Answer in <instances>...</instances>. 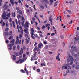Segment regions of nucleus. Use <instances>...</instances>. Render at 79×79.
I'll use <instances>...</instances> for the list:
<instances>
[{"mask_svg":"<svg viewBox=\"0 0 79 79\" xmlns=\"http://www.w3.org/2000/svg\"><path fill=\"white\" fill-rule=\"evenodd\" d=\"M13 39V36H10V37H9V40H10L11 39Z\"/></svg>","mask_w":79,"mask_h":79,"instance_id":"nucleus-29","label":"nucleus"},{"mask_svg":"<svg viewBox=\"0 0 79 79\" xmlns=\"http://www.w3.org/2000/svg\"><path fill=\"white\" fill-rule=\"evenodd\" d=\"M32 35H33L32 34H31V37L32 38V39H35V37H34V36Z\"/></svg>","mask_w":79,"mask_h":79,"instance_id":"nucleus-31","label":"nucleus"},{"mask_svg":"<svg viewBox=\"0 0 79 79\" xmlns=\"http://www.w3.org/2000/svg\"><path fill=\"white\" fill-rule=\"evenodd\" d=\"M10 0V3L12 5H14V2L15 0Z\"/></svg>","mask_w":79,"mask_h":79,"instance_id":"nucleus-19","label":"nucleus"},{"mask_svg":"<svg viewBox=\"0 0 79 79\" xmlns=\"http://www.w3.org/2000/svg\"><path fill=\"white\" fill-rule=\"evenodd\" d=\"M38 33H40V34H42V32H41V31H38Z\"/></svg>","mask_w":79,"mask_h":79,"instance_id":"nucleus-61","label":"nucleus"},{"mask_svg":"<svg viewBox=\"0 0 79 79\" xmlns=\"http://www.w3.org/2000/svg\"><path fill=\"white\" fill-rule=\"evenodd\" d=\"M20 39H21V37H22V35L20 34Z\"/></svg>","mask_w":79,"mask_h":79,"instance_id":"nucleus-63","label":"nucleus"},{"mask_svg":"<svg viewBox=\"0 0 79 79\" xmlns=\"http://www.w3.org/2000/svg\"><path fill=\"white\" fill-rule=\"evenodd\" d=\"M6 13L5 12H4V13H3V15H2V18H3V19H5V20H6V19H8V17H6Z\"/></svg>","mask_w":79,"mask_h":79,"instance_id":"nucleus-4","label":"nucleus"},{"mask_svg":"<svg viewBox=\"0 0 79 79\" xmlns=\"http://www.w3.org/2000/svg\"><path fill=\"white\" fill-rule=\"evenodd\" d=\"M9 21L10 22H12V19H11V18H10V19H9Z\"/></svg>","mask_w":79,"mask_h":79,"instance_id":"nucleus-62","label":"nucleus"},{"mask_svg":"<svg viewBox=\"0 0 79 79\" xmlns=\"http://www.w3.org/2000/svg\"><path fill=\"white\" fill-rule=\"evenodd\" d=\"M41 66H46V65L45 64H44V63H41Z\"/></svg>","mask_w":79,"mask_h":79,"instance_id":"nucleus-26","label":"nucleus"},{"mask_svg":"<svg viewBox=\"0 0 79 79\" xmlns=\"http://www.w3.org/2000/svg\"><path fill=\"white\" fill-rule=\"evenodd\" d=\"M75 69H79V63L78 62H77L76 63V67Z\"/></svg>","mask_w":79,"mask_h":79,"instance_id":"nucleus-9","label":"nucleus"},{"mask_svg":"<svg viewBox=\"0 0 79 79\" xmlns=\"http://www.w3.org/2000/svg\"><path fill=\"white\" fill-rule=\"evenodd\" d=\"M24 60H24V58H23V59H20L16 62V63H17V64H18V63H22L23 62H24V61H26V58H25Z\"/></svg>","mask_w":79,"mask_h":79,"instance_id":"nucleus-3","label":"nucleus"},{"mask_svg":"<svg viewBox=\"0 0 79 79\" xmlns=\"http://www.w3.org/2000/svg\"><path fill=\"white\" fill-rule=\"evenodd\" d=\"M25 40H26V44H28L30 40L28 39V40H27V38H26Z\"/></svg>","mask_w":79,"mask_h":79,"instance_id":"nucleus-14","label":"nucleus"},{"mask_svg":"<svg viewBox=\"0 0 79 79\" xmlns=\"http://www.w3.org/2000/svg\"><path fill=\"white\" fill-rule=\"evenodd\" d=\"M9 30V28H6L5 30V31H8Z\"/></svg>","mask_w":79,"mask_h":79,"instance_id":"nucleus-33","label":"nucleus"},{"mask_svg":"<svg viewBox=\"0 0 79 79\" xmlns=\"http://www.w3.org/2000/svg\"><path fill=\"white\" fill-rule=\"evenodd\" d=\"M15 43V40L13 39L12 40L10 41V43H12V44H13V43Z\"/></svg>","mask_w":79,"mask_h":79,"instance_id":"nucleus-22","label":"nucleus"},{"mask_svg":"<svg viewBox=\"0 0 79 79\" xmlns=\"http://www.w3.org/2000/svg\"><path fill=\"white\" fill-rule=\"evenodd\" d=\"M72 68H75V64H73L72 66Z\"/></svg>","mask_w":79,"mask_h":79,"instance_id":"nucleus-56","label":"nucleus"},{"mask_svg":"<svg viewBox=\"0 0 79 79\" xmlns=\"http://www.w3.org/2000/svg\"><path fill=\"white\" fill-rule=\"evenodd\" d=\"M71 49L73 50H71V52L72 53V55H73L74 54V51H77V48H76V46H73L71 47Z\"/></svg>","mask_w":79,"mask_h":79,"instance_id":"nucleus-2","label":"nucleus"},{"mask_svg":"<svg viewBox=\"0 0 79 79\" xmlns=\"http://www.w3.org/2000/svg\"><path fill=\"white\" fill-rule=\"evenodd\" d=\"M50 24H47L45 25V26H46V27L48 26H50Z\"/></svg>","mask_w":79,"mask_h":79,"instance_id":"nucleus-48","label":"nucleus"},{"mask_svg":"<svg viewBox=\"0 0 79 79\" xmlns=\"http://www.w3.org/2000/svg\"><path fill=\"white\" fill-rule=\"evenodd\" d=\"M19 13L20 14H22V11L21 10H19Z\"/></svg>","mask_w":79,"mask_h":79,"instance_id":"nucleus-60","label":"nucleus"},{"mask_svg":"<svg viewBox=\"0 0 79 79\" xmlns=\"http://www.w3.org/2000/svg\"><path fill=\"white\" fill-rule=\"evenodd\" d=\"M30 31L31 33V34L32 35H33L35 36V34H34V30L33 28L31 29Z\"/></svg>","mask_w":79,"mask_h":79,"instance_id":"nucleus-8","label":"nucleus"},{"mask_svg":"<svg viewBox=\"0 0 79 79\" xmlns=\"http://www.w3.org/2000/svg\"><path fill=\"white\" fill-rule=\"evenodd\" d=\"M33 8H34V10H36V8H35V5H33Z\"/></svg>","mask_w":79,"mask_h":79,"instance_id":"nucleus-39","label":"nucleus"},{"mask_svg":"<svg viewBox=\"0 0 79 79\" xmlns=\"http://www.w3.org/2000/svg\"><path fill=\"white\" fill-rule=\"evenodd\" d=\"M10 16H11V13H9L8 14H7L6 15V16L8 17H9V18L10 17Z\"/></svg>","mask_w":79,"mask_h":79,"instance_id":"nucleus-17","label":"nucleus"},{"mask_svg":"<svg viewBox=\"0 0 79 79\" xmlns=\"http://www.w3.org/2000/svg\"><path fill=\"white\" fill-rule=\"evenodd\" d=\"M37 71L38 73H39V72H40V69H37Z\"/></svg>","mask_w":79,"mask_h":79,"instance_id":"nucleus-59","label":"nucleus"},{"mask_svg":"<svg viewBox=\"0 0 79 79\" xmlns=\"http://www.w3.org/2000/svg\"><path fill=\"white\" fill-rule=\"evenodd\" d=\"M5 26V22H3L2 26Z\"/></svg>","mask_w":79,"mask_h":79,"instance_id":"nucleus-41","label":"nucleus"},{"mask_svg":"<svg viewBox=\"0 0 79 79\" xmlns=\"http://www.w3.org/2000/svg\"><path fill=\"white\" fill-rule=\"evenodd\" d=\"M75 72H76V71H74V70H72L71 71V73H73V74H74V73H75Z\"/></svg>","mask_w":79,"mask_h":79,"instance_id":"nucleus-37","label":"nucleus"},{"mask_svg":"<svg viewBox=\"0 0 79 79\" xmlns=\"http://www.w3.org/2000/svg\"><path fill=\"white\" fill-rule=\"evenodd\" d=\"M16 48V46H14L13 47V50H15Z\"/></svg>","mask_w":79,"mask_h":79,"instance_id":"nucleus-45","label":"nucleus"},{"mask_svg":"<svg viewBox=\"0 0 79 79\" xmlns=\"http://www.w3.org/2000/svg\"><path fill=\"white\" fill-rule=\"evenodd\" d=\"M4 35L5 38H6V34H5V33H4Z\"/></svg>","mask_w":79,"mask_h":79,"instance_id":"nucleus-55","label":"nucleus"},{"mask_svg":"<svg viewBox=\"0 0 79 79\" xmlns=\"http://www.w3.org/2000/svg\"><path fill=\"white\" fill-rule=\"evenodd\" d=\"M2 0H0V6L2 5Z\"/></svg>","mask_w":79,"mask_h":79,"instance_id":"nucleus-50","label":"nucleus"},{"mask_svg":"<svg viewBox=\"0 0 79 79\" xmlns=\"http://www.w3.org/2000/svg\"><path fill=\"white\" fill-rule=\"evenodd\" d=\"M12 15L13 17H16V14H15V12H14V13H12Z\"/></svg>","mask_w":79,"mask_h":79,"instance_id":"nucleus-15","label":"nucleus"},{"mask_svg":"<svg viewBox=\"0 0 79 79\" xmlns=\"http://www.w3.org/2000/svg\"><path fill=\"white\" fill-rule=\"evenodd\" d=\"M47 35H50V33H48L47 34Z\"/></svg>","mask_w":79,"mask_h":79,"instance_id":"nucleus-64","label":"nucleus"},{"mask_svg":"<svg viewBox=\"0 0 79 79\" xmlns=\"http://www.w3.org/2000/svg\"><path fill=\"white\" fill-rule=\"evenodd\" d=\"M15 55H16V56H19V53L18 52H17L16 53Z\"/></svg>","mask_w":79,"mask_h":79,"instance_id":"nucleus-44","label":"nucleus"},{"mask_svg":"<svg viewBox=\"0 0 79 79\" xmlns=\"http://www.w3.org/2000/svg\"><path fill=\"white\" fill-rule=\"evenodd\" d=\"M20 32H21V34H23V31L22 30H21Z\"/></svg>","mask_w":79,"mask_h":79,"instance_id":"nucleus-49","label":"nucleus"},{"mask_svg":"<svg viewBox=\"0 0 79 79\" xmlns=\"http://www.w3.org/2000/svg\"><path fill=\"white\" fill-rule=\"evenodd\" d=\"M22 53H23V50H20L19 52V54L20 55H21Z\"/></svg>","mask_w":79,"mask_h":79,"instance_id":"nucleus-20","label":"nucleus"},{"mask_svg":"<svg viewBox=\"0 0 79 79\" xmlns=\"http://www.w3.org/2000/svg\"><path fill=\"white\" fill-rule=\"evenodd\" d=\"M23 31L26 34H29V31H28V30L27 29H24L23 30Z\"/></svg>","mask_w":79,"mask_h":79,"instance_id":"nucleus-12","label":"nucleus"},{"mask_svg":"<svg viewBox=\"0 0 79 79\" xmlns=\"http://www.w3.org/2000/svg\"><path fill=\"white\" fill-rule=\"evenodd\" d=\"M12 23H13V27L15 28V22H14V21H12Z\"/></svg>","mask_w":79,"mask_h":79,"instance_id":"nucleus-25","label":"nucleus"},{"mask_svg":"<svg viewBox=\"0 0 79 79\" xmlns=\"http://www.w3.org/2000/svg\"><path fill=\"white\" fill-rule=\"evenodd\" d=\"M24 70L26 71V73L27 74V75H29V72H28V71L26 69V68H25Z\"/></svg>","mask_w":79,"mask_h":79,"instance_id":"nucleus-13","label":"nucleus"},{"mask_svg":"<svg viewBox=\"0 0 79 79\" xmlns=\"http://www.w3.org/2000/svg\"><path fill=\"white\" fill-rule=\"evenodd\" d=\"M25 36L26 37H27L29 40H30V38L29 37V36H28V35H27V34H25Z\"/></svg>","mask_w":79,"mask_h":79,"instance_id":"nucleus-18","label":"nucleus"},{"mask_svg":"<svg viewBox=\"0 0 79 79\" xmlns=\"http://www.w3.org/2000/svg\"><path fill=\"white\" fill-rule=\"evenodd\" d=\"M49 20L51 22H52V20H53V19L52 18H50L49 19Z\"/></svg>","mask_w":79,"mask_h":79,"instance_id":"nucleus-46","label":"nucleus"},{"mask_svg":"<svg viewBox=\"0 0 79 79\" xmlns=\"http://www.w3.org/2000/svg\"><path fill=\"white\" fill-rule=\"evenodd\" d=\"M38 47L40 48H41V47H43V44H42V43H41L38 44Z\"/></svg>","mask_w":79,"mask_h":79,"instance_id":"nucleus-11","label":"nucleus"},{"mask_svg":"<svg viewBox=\"0 0 79 79\" xmlns=\"http://www.w3.org/2000/svg\"><path fill=\"white\" fill-rule=\"evenodd\" d=\"M55 35V33H53L51 34V36H53V35Z\"/></svg>","mask_w":79,"mask_h":79,"instance_id":"nucleus-42","label":"nucleus"},{"mask_svg":"<svg viewBox=\"0 0 79 79\" xmlns=\"http://www.w3.org/2000/svg\"><path fill=\"white\" fill-rule=\"evenodd\" d=\"M50 2H51V4L53 3V0H50Z\"/></svg>","mask_w":79,"mask_h":79,"instance_id":"nucleus-32","label":"nucleus"},{"mask_svg":"<svg viewBox=\"0 0 79 79\" xmlns=\"http://www.w3.org/2000/svg\"><path fill=\"white\" fill-rule=\"evenodd\" d=\"M12 34H13V32H12V31H10L9 32L10 35H12Z\"/></svg>","mask_w":79,"mask_h":79,"instance_id":"nucleus-28","label":"nucleus"},{"mask_svg":"<svg viewBox=\"0 0 79 79\" xmlns=\"http://www.w3.org/2000/svg\"><path fill=\"white\" fill-rule=\"evenodd\" d=\"M20 71H21L22 73H25V71L24 70H21Z\"/></svg>","mask_w":79,"mask_h":79,"instance_id":"nucleus-38","label":"nucleus"},{"mask_svg":"<svg viewBox=\"0 0 79 79\" xmlns=\"http://www.w3.org/2000/svg\"><path fill=\"white\" fill-rule=\"evenodd\" d=\"M23 28V27H22V26H19V29L20 30H22V29Z\"/></svg>","mask_w":79,"mask_h":79,"instance_id":"nucleus-43","label":"nucleus"},{"mask_svg":"<svg viewBox=\"0 0 79 79\" xmlns=\"http://www.w3.org/2000/svg\"><path fill=\"white\" fill-rule=\"evenodd\" d=\"M18 23L19 25H21V21H20V20L18 21Z\"/></svg>","mask_w":79,"mask_h":79,"instance_id":"nucleus-47","label":"nucleus"},{"mask_svg":"<svg viewBox=\"0 0 79 79\" xmlns=\"http://www.w3.org/2000/svg\"><path fill=\"white\" fill-rule=\"evenodd\" d=\"M69 3H70V4H71V3H74V2H73L72 1H70L69 2Z\"/></svg>","mask_w":79,"mask_h":79,"instance_id":"nucleus-52","label":"nucleus"},{"mask_svg":"<svg viewBox=\"0 0 79 79\" xmlns=\"http://www.w3.org/2000/svg\"><path fill=\"white\" fill-rule=\"evenodd\" d=\"M40 7H41V8H42V9H44V6H42V5H40Z\"/></svg>","mask_w":79,"mask_h":79,"instance_id":"nucleus-36","label":"nucleus"},{"mask_svg":"<svg viewBox=\"0 0 79 79\" xmlns=\"http://www.w3.org/2000/svg\"><path fill=\"white\" fill-rule=\"evenodd\" d=\"M69 58L67 59V62H71L70 63V64H65L64 65V66L62 67V69H63V68H64L65 69H67L68 68V69H71V67H69V64L70 65H72L73 64V61H74V59L73 58L72 56H71V55L69 54Z\"/></svg>","mask_w":79,"mask_h":79,"instance_id":"nucleus-1","label":"nucleus"},{"mask_svg":"<svg viewBox=\"0 0 79 79\" xmlns=\"http://www.w3.org/2000/svg\"><path fill=\"white\" fill-rule=\"evenodd\" d=\"M6 25L7 27L8 26V21H6Z\"/></svg>","mask_w":79,"mask_h":79,"instance_id":"nucleus-27","label":"nucleus"},{"mask_svg":"<svg viewBox=\"0 0 79 79\" xmlns=\"http://www.w3.org/2000/svg\"><path fill=\"white\" fill-rule=\"evenodd\" d=\"M2 8H5V9H4V10H5L6 9H7V8H8V6H7L6 4H5L3 6Z\"/></svg>","mask_w":79,"mask_h":79,"instance_id":"nucleus-10","label":"nucleus"},{"mask_svg":"<svg viewBox=\"0 0 79 79\" xmlns=\"http://www.w3.org/2000/svg\"><path fill=\"white\" fill-rule=\"evenodd\" d=\"M17 48L18 50H19V45H18L17 46Z\"/></svg>","mask_w":79,"mask_h":79,"instance_id":"nucleus-54","label":"nucleus"},{"mask_svg":"<svg viewBox=\"0 0 79 79\" xmlns=\"http://www.w3.org/2000/svg\"><path fill=\"white\" fill-rule=\"evenodd\" d=\"M16 10H17L18 12V10H19V7H16Z\"/></svg>","mask_w":79,"mask_h":79,"instance_id":"nucleus-34","label":"nucleus"},{"mask_svg":"<svg viewBox=\"0 0 79 79\" xmlns=\"http://www.w3.org/2000/svg\"><path fill=\"white\" fill-rule=\"evenodd\" d=\"M18 2L19 3H22V2L20 0H19L18 1Z\"/></svg>","mask_w":79,"mask_h":79,"instance_id":"nucleus-35","label":"nucleus"},{"mask_svg":"<svg viewBox=\"0 0 79 79\" xmlns=\"http://www.w3.org/2000/svg\"><path fill=\"white\" fill-rule=\"evenodd\" d=\"M24 23H25L24 21H23L22 22H21V24L23 27L24 26Z\"/></svg>","mask_w":79,"mask_h":79,"instance_id":"nucleus-21","label":"nucleus"},{"mask_svg":"<svg viewBox=\"0 0 79 79\" xmlns=\"http://www.w3.org/2000/svg\"><path fill=\"white\" fill-rule=\"evenodd\" d=\"M18 42H19V40H17L15 42V44H18Z\"/></svg>","mask_w":79,"mask_h":79,"instance_id":"nucleus-30","label":"nucleus"},{"mask_svg":"<svg viewBox=\"0 0 79 79\" xmlns=\"http://www.w3.org/2000/svg\"><path fill=\"white\" fill-rule=\"evenodd\" d=\"M13 60H16V56L13 55Z\"/></svg>","mask_w":79,"mask_h":79,"instance_id":"nucleus-16","label":"nucleus"},{"mask_svg":"<svg viewBox=\"0 0 79 79\" xmlns=\"http://www.w3.org/2000/svg\"><path fill=\"white\" fill-rule=\"evenodd\" d=\"M15 45L14 43H12L11 44H9L8 45V47H10L9 48V50H11L12 48V47H13V45Z\"/></svg>","mask_w":79,"mask_h":79,"instance_id":"nucleus-6","label":"nucleus"},{"mask_svg":"<svg viewBox=\"0 0 79 79\" xmlns=\"http://www.w3.org/2000/svg\"><path fill=\"white\" fill-rule=\"evenodd\" d=\"M67 12H68V13H69L70 14H71V11H70L67 10Z\"/></svg>","mask_w":79,"mask_h":79,"instance_id":"nucleus-40","label":"nucleus"},{"mask_svg":"<svg viewBox=\"0 0 79 79\" xmlns=\"http://www.w3.org/2000/svg\"><path fill=\"white\" fill-rule=\"evenodd\" d=\"M46 28V27L44 25H43L42 27V29H45Z\"/></svg>","mask_w":79,"mask_h":79,"instance_id":"nucleus-23","label":"nucleus"},{"mask_svg":"<svg viewBox=\"0 0 79 79\" xmlns=\"http://www.w3.org/2000/svg\"><path fill=\"white\" fill-rule=\"evenodd\" d=\"M75 41H78V40H79V36L78 37V39H77L76 38H75Z\"/></svg>","mask_w":79,"mask_h":79,"instance_id":"nucleus-24","label":"nucleus"},{"mask_svg":"<svg viewBox=\"0 0 79 79\" xmlns=\"http://www.w3.org/2000/svg\"><path fill=\"white\" fill-rule=\"evenodd\" d=\"M21 18L23 21H24L25 19H24V17H22Z\"/></svg>","mask_w":79,"mask_h":79,"instance_id":"nucleus-53","label":"nucleus"},{"mask_svg":"<svg viewBox=\"0 0 79 79\" xmlns=\"http://www.w3.org/2000/svg\"><path fill=\"white\" fill-rule=\"evenodd\" d=\"M43 43L44 44H45V45H46V44H47V42H46V41H44Z\"/></svg>","mask_w":79,"mask_h":79,"instance_id":"nucleus-57","label":"nucleus"},{"mask_svg":"<svg viewBox=\"0 0 79 79\" xmlns=\"http://www.w3.org/2000/svg\"><path fill=\"white\" fill-rule=\"evenodd\" d=\"M37 54V52H35V53L34 54V56L33 57H32L31 58V61H33V60H37V59H34V58H35V57H36V56H37V55H36Z\"/></svg>","mask_w":79,"mask_h":79,"instance_id":"nucleus-5","label":"nucleus"},{"mask_svg":"<svg viewBox=\"0 0 79 79\" xmlns=\"http://www.w3.org/2000/svg\"><path fill=\"white\" fill-rule=\"evenodd\" d=\"M46 3H48V1L47 0H45Z\"/></svg>","mask_w":79,"mask_h":79,"instance_id":"nucleus-51","label":"nucleus"},{"mask_svg":"<svg viewBox=\"0 0 79 79\" xmlns=\"http://www.w3.org/2000/svg\"><path fill=\"white\" fill-rule=\"evenodd\" d=\"M29 27V23H28V22L27 21L25 24V25H24V27L25 29H27V28H28Z\"/></svg>","mask_w":79,"mask_h":79,"instance_id":"nucleus-7","label":"nucleus"},{"mask_svg":"<svg viewBox=\"0 0 79 79\" xmlns=\"http://www.w3.org/2000/svg\"><path fill=\"white\" fill-rule=\"evenodd\" d=\"M26 54H23V58H25V57H26Z\"/></svg>","mask_w":79,"mask_h":79,"instance_id":"nucleus-58","label":"nucleus"}]
</instances>
